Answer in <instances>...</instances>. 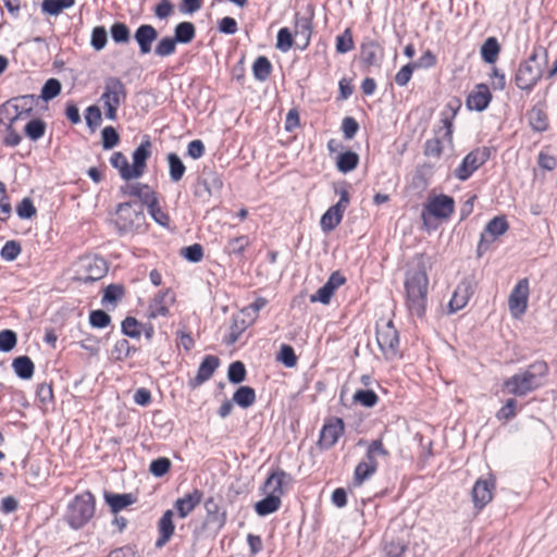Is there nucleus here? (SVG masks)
<instances>
[{"label": "nucleus", "mask_w": 557, "mask_h": 557, "mask_svg": "<svg viewBox=\"0 0 557 557\" xmlns=\"http://www.w3.org/2000/svg\"><path fill=\"white\" fill-rule=\"evenodd\" d=\"M222 187L223 182L218 173H205L198 177L195 184L194 196L202 201H208L212 196L219 194Z\"/></svg>", "instance_id": "obj_12"}, {"label": "nucleus", "mask_w": 557, "mask_h": 557, "mask_svg": "<svg viewBox=\"0 0 557 557\" xmlns=\"http://www.w3.org/2000/svg\"><path fill=\"white\" fill-rule=\"evenodd\" d=\"M345 282L346 278L338 271L333 272L329 276L326 283L320 287L317 293L310 295V302H321L323 305H329L335 290L344 285Z\"/></svg>", "instance_id": "obj_18"}, {"label": "nucleus", "mask_w": 557, "mask_h": 557, "mask_svg": "<svg viewBox=\"0 0 557 557\" xmlns=\"http://www.w3.org/2000/svg\"><path fill=\"white\" fill-rule=\"evenodd\" d=\"M171 460L166 457H159L150 462L149 471L157 478L166 474L171 469Z\"/></svg>", "instance_id": "obj_59"}, {"label": "nucleus", "mask_w": 557, "mask_h": 557, "mask_svg": "<svg viewBox=\"0 0 557 557\" xmlns=\"http://www.w3.org/2000/svg\"><path fill=\"white\" fill-rule=\"evenodd\" d=\"M47 124L41 119L30 120L24 128L25 135L33 141L40 139L46 132Z\"/></svg>", "instance_id": "obj_47"}, {"label": "nucleus", "mask_w": 557, "mask_h": 557, "mask_svg": "<svg viewBox=\"0 0 557 557\" xmlns=\"http://www.w3.org/2000/svg\"><path fill=\"white\" fill-rule=\"evenodd\" d=\"M312 34V23L307 17L296 16L295 37L299 39L297 47L304 50L308 47Z\"/></svg>", "instance_id": "obj_29"}, {"label": "nucleus", "mask_w": 557, "mask_h": 557, "mask_svg": "<svg viewBox=\"0 0 557 557\" xmlns=\"http://www.w3.org/2000/svg\"><path fill=\"white\" fill-rule=\"evenodd\" d=\"M86 124L91 132H94L102 122L100 108L96 104L89 106L85 110Z\"/></svg>", "instance_id": "obj_56"}, {"label": "nucleus", "mask_w": 557, "mask_h": 557, "mask_svg": "<svg viewBox=\"0 0 557 557\" xmlns=\"http://www.w3.org/2000/svg\"><path fill=\"white\" fill-rule=\"evenodd\" d=\"M174 512L171 509H168L163 512L160 520L158 521V532L159 536L154 543L157 548H162L165 544L170 542L172 536L174 535L175 525L173 522Z\"/></svg>", "instance_id": "obj_26"}, {"label": "nucleus", "mask_w": 557, "mask_h": 557, "mask_svg": "<svg viewBox=\"0 0 557 557\" xmlns=\"http://www.w3.org/2000/svg\"><path fill=\"white\" fill-rule=\"evenodd\" d=\"M175 300L170 289L159 292L148 308V317L156 319L158 317H166L169 314V305Z\"/></svg>", "instance_id": "obj_27"}, {"label": "nucleus", "mask_w": 557, "mask_h": 557, "mask_svg": "<svg viewBox=\"0 0 557 557\" xmlns=\"http://www.w3.org/2000/svg\"><path fill=\"white\" fill-rule=\"evenodd\" d=\"M407 546L401 541H391L385 544L384 557H404Z\"/></svg>", "instance_id": "obj_64"}, {"label": "nucleus", "mask_w": 557, "mask_h": 557, "mask_svg": "<svg viewBox=\"0 0 557 557\" xmlns=\"http://www.w3.org/2000/svg\"><path fill=\"white\" fill-rule=\"evenodd\" d=\"M166 161L169 165V175L171 181L174 183L180 182L186 172V166L183 163L182 159L175 152H170L166 156Z\"/></svg>", "instance_id": "obj_38"}, {"label": "nucleus", "mask_w": 557, "mask_h": 557, "mask_svg": "<svg viewBox=\"0 0 557 557\" xmlns=\"http://www.w3.org/2000/svg\"><path fill=\"white\" fill-rule=\"evenodd\" d=\"M473 293L474 284L472 280H461L448 302L449 312L455 313L465 308Z\"/></svg>", "instance_id": "obj_20"}, {"label": "nucleus", "mask_w": 557, "mask_h": 557, "mask_svg": "<svg viewBox=\"0 0 557 557\" xmlns=\"http://www.w3.org/2000/svg\"><path fill=\"white\" fill-rule=\"evenodd\" d=\"M492 100V94L485 84H479L475 89L469 94L467 98V106L470 110L478 112L484 111Z\"/></svg>", "instance_id": "obj_28"}, {"label": "nucleus", "mask_w": 557, "mask_h": 557, "mask_svg": "<svg viewBox=\"0 0 557 557\" xmlns=\"http://www.w3.org/2000/svg\"><path fill=\"white\" fill-rule=\"evenodd\" d=\"M354 49V39L350 28H346L336 37V51L338 53H347Z\"/></svg>", "instance_id": "obj_54"}, {"label": "nucleus", "mask_w": 557, "mask_h": 557, "mask_svg": "<svg viewBox=\"0 0 557 557\" xmlns=\"http://www.w3.org/2000/svg\"><path fill=\"white\" fill-rule=\"evenodd\" d=\"M124 293H125V288L123 285L110 284L104 288L101 301H102V304L116 302L124 296Z\"/></svg>", "instance_id": "obj_55"}, {"label": "nucleus", "mask_w": 557, "mask_h": 557, "mask_svg": "<svg viewBox=\"0 0 557 557\" xmlns=\"http://www.w3.org/2000/svg\"><path fill=\"white\" fill-rule=\"evenodd\" d=\"M104 499L113 513H117L137 500L136 497L131 493L114 494L109 492L104 493Z\"/></svg>", "instance_id": "obj_30"}, {"label": "nucleus", "mask_w": 557, "mask_h": 557, "mask_svg": "<svg viewBox=\"0 0 557 557\" xmlns=\"http://www.w3.org/2000/svg\"><path fill=\"white\" fill-rule=\"evenodd\" d=\"M253 321H251V319L249 321H246L244 318H242L240 315H234L233 317V322H232V325H231V331H230V334L226 338V344L228 345H233L235 344L238 338L240 337V335L243 334V332L252 323Z\"/></svg>", "instance_id": "obj_43"}, {"label": "nucleus", "mask_w": 557, "mask_h": 557, "mask_svg": "<svg viewBox=\"0 0 557 557\" xmlns=\"http://www.w3.org/2000/svg\"><path fill=\"white\" fill-rule=\"evenodd\" d=\"M75 4V0H44L41 2V10L44 13L57 16L63 10L70 9Z\"/></svg>", "instance_id": "obj_42"}, {"label": "nucleus", "mask_w": 557, "mask_h": 557, "mask_svg": "<svg viewBox=\"0 0 557 557\" xmlns=\"http://www.w3.org/2000/svg\"><path fill=\"white\" fill-rule=\"evenodd\" d=\"M232 400L243 408H248L256 400L255 389L250 386H240L234 393Z\"/></svg>", "instance_id": "obj_45"}, {"label": "nucleus", "mask_w": 557, "mask_h": 557, "mask_svg": "<svg viewBox=\"0 0 557 557\" xmlns=\"http://www.w3.org/2000/svg\"><path fill=\"white\" fill-rule=\"evenodd\" d=\"M111 165L119 171L120 176L129 182L136 180L132 166L123 152L116 151L110 158Z\"/></svg>", "instance_id": "obj_31"}, {"label": "nucleus", "mask_w": 557, "mask_h": 557, "mask_svg": "<svg viewBox=\"0 0 557 557\" xmlns=\"http://www.w3.org/2000/svg\"><path fill=\"white\" fill-rule=\"evenodd\" d=\"M344 433V420H329L321 429L318 446L321 449L332 448Z\"/></svg>", "instance_id": "obj_19"}, {"label": "nucleus", "mask_w": 557, "mask_h": 557, "mask_svg": "<svg viewBox=\"0 0 557 557\" xmlns=\"http://www.w3.org/2000/svg\"><path fill=\"white\" fill-rule=\"evenodd\" d=\"M359 164V156L354 151H345L338 154L336 166L342 173L354 171Z\"/></svg>", "instance_id": "obj_40"}, {"label": "nucleus", "mask_w": 557, "mask_h": 557, "mask_svg": "<svg viewBox=\"0 0 557 557\" xmlns=\"http://www.w3.org/2000/svg\"><path fill=\"white\" fill-rule=\"evenodd\" d=\"M96 499L91 492L86 491L76 495L67 505L65 520L67 524L79 530L84 528L95 516Z\"/></svg>", "instance_id": "obj_3"}, {"label": "nucleus", "mask_w": 557, "mask_h": 557, "mask_svg": "<svg viewBox=\"0 0 557 557\" xmlns=\"http://www.w3.org/2000/svg\"><path fill=\"white\" fill-rule=\"evenodd\" d=\"M122 333L132 338H139L141 324L134 317H126L121 324Z\"/></svg>", "instance_id": "obj_53"}, {"label": "nucleus", "mask_w": 557, "mask_h": 557, "mask_svg": "<svg viewBox=\"0 0 557 557\" xmlns=\"http://www.w3.org/2000/svg\"><path fill=\"white\" fill-rule=\"evenodd\" d=\"M119 193L123 197H134L139 199L138 205H143L144 210L145 207L152 202V200L158 196L149 185L139 182L122 185Z\"/></svg>", "instance_id": "obj_17"}, {"label": "nucleus", "mask_w": 557, "mask_h": 557, "mask_svg": "<svg viewBox=\"0 0 557 557\" xmlns=\"http://www.w3.org/2000/svg\"><path fill=\"white\" fill-rule=\"evenodd\" d=\"M537 49H534L528 60L521 62L515 75L516 86L530 91L542 77V66L537 62Z\"/></svg>", "instance_id": "obj_6"}, {"label": "nucleus", "mask_w": 557, "mask_h": 557, "mask_svg": "<svg viewBox=\"0 0 557 557\" xmlns=\"http://www.w3.org/2000/svg\"><path fill=\"white\" fill-rule=\"evenodd\" d=\"M388 456V451L384 448L381 440H374L368 446L364 458L362 459L368 466H372L373 470L377 469V457Z\"/></svg>", "instance_id": "obj_35"}, {"label": "nucleus", "mask_w": 557, "mask_h": 557, "mask_svg": "<svg viewBox=\"0 0 557 557\" xmlns=\"http://www.w3.org/2000/svg\"><path fill=\"white\" fill-rule=\"evenodd\" d=\"M89 323L95 329H104L111 323V317L103 310H92L89 313Z\"/></svg>", "instance_id": "obj_63"}, {"label": "nucleus", "mask_w": 557, "mask_h": 557, "mask_svg": "<svg viewBox=\"0 0 557 557\" xmlns=\"http://www.w3.org/2000/svg\"><path fill=\"white\" fill-rule=\"evenodd\" d=\"M375 471L372 466H368L361 460L355 468L354 482L356 485H361L366 480L371 478Z\"/></svg>", "instance_id": "obj_62"}, {"label": "nucleus", "mask_w": 557, "mask_h": 557, "mask_svg": "<svg viewBox=\"0 0 557 557\" xmlns=\"http://www.w3.org/2000/svg\"><path fill=\"white\" fill-rule=\"evenodd\" d=\"M150 156L151 143L148 138H146L140 143V145L134 150L132 154L133 164L131 166L136 180L144 175L147 168V160L150 158Z\"/></svg>", "instance_id": "obj_24"}, {"label": "nucleus", "mask_w": 557, "mask_h": 557, "mask_svg": "<svg viewBox=\"0 0 557 557\" xmlns=\"http://www.w3.org/2000/svg\"><path fill=\"white\" fill-rule=\"evenodd\" d=\"M62 86L59 79L49 78L41 88L40 98L49 101L55 98L61 92Z\"/></svg>", "instance_id": "obj_51"}, {"label": "nucleus", "mask_w": 557, "mask_h": 557, "mask_svg": "<svg viewBox=\"0 0 557 557\" xmlns=\"http://www.w3.org/2000/svg\"><path fill=\"white\" fill-rule=\"evenodd\" d=\"M12 368L22 380H29L34 375L35 366L28 356L16 357L12 362Z\"/></svg>", "instance_id": "obj_34"}, {"label": "nucleus", "mask_w": 557, "mask_h": 557, "mask_svg": "<svg viewBox=\"0 0 557 557\" xmlns=\"http://www.w3.org/2000/svg\"><path fill=\"white\" fill-rule=\"evenodd\" d=\"M220 366V359L213 355H207L197 371L195 377L190 379L188 384L191 388H197L207 382L215 372L218 367Z\"/></svg>", "instance_id": "obj_22"}, {"label": "nucleus", "mask_w": 557, "mask_h": 557, "mask_svg": "<svg viewBox=\"0 0 557 557\" xmlns=\"http://www.w3.org/2000/svg\"><path fill=\"white\" fill-rule=\"evenodd\" d=\"M491 158L487 147H480L470 151L456 168L454 174L459 181H467L479 168Z\"/></svg>", "instance_id": "obj_9"}, {"label": "nucleus", "mask_w": 557, "mask_h": 557, "mask_svg": "<svg viewBox=\"0 0 557 557\" xmlns=\"http://www.w3.org/2000/svg\"><path fill=\"white\" fill-rule=\"evenodd\" d=\"M102 147L104 150L114 148L120 141V135L113 126H106L101 131Z\"/></svg>", "instance_id": "obj_60"}, {"label": "nucleus", "mask_w": 557, "mask_h": 557, "mask_svg": "<svg viewBox=\"0 0 557 557\" xmlns=\"http://www.w3.org/2000/svg\"><path fill=\"white\" fill-rule=\"evenodd\" d=\"M149 214L153 219L156 223L163 227H168L170 224L169 214L160 207L158 196L152 200V202L146 206Z\"/></svg>", "instance_id": "obj_46"}, {"label": "nucleus", "mask_w": 557, "mask_h": 557, "mask_svg": "<svg viewBox=\"0 0 557 557\" xmlns=\"http://www.w3.org/2000/svg\"><path fill=\"white\" fill-rule=\"evenodd\" d=\"M203 493L194 488L191 492L184 495V497L177 498L174 503V508L177 511L180 518H186L194 509L201 503Z\"/></svg>", "instance_id": "obj_25"}, {"label": "nucleus", "mask_w": 557, "mask_h": 557, "mask_svg": "<svg viewBox=\"0 0 557 557\" xmlns=\"http://www.w3.org/2000/svg\"><path fill=\"white\" fill-rule=\"evenodd\" d=\"M344 212L345 211L335 206L330 207L320 221L322 231L329 233L339 225L343 220Z\"/></svg>", "instance_id": "obj_32"}, {"label": "nucleus", "mask_w": 557, "mask_h": 557, "mask_svg": "<svg viewBox=\"0 0 557 557\" xmlns=\"http://www.w3.org/2000/svg\"><path fill=\"white\" fill-rule=\"evenodd\" d=\"M249 245V238L245 235L231 238L225 246V251L230 255L240 256Z\"/></svg>", "instance_id": "obj_50"}, {"label": "nucleus", "mask_w": 557, "mask_h": 557, "mask_svg": "<svg viewBox=\"0 0 557 557\" xmlns=\"http://www.w3.org/2000/svg\"><path fill=\"white\" fill-rule=\"evenodd\" d=\"M376 342L380 349L387 358L396 356L399 336L392 321H388L376 330Z\"/></svg>", "instance_id": "obj_13"}, {"label": "nucleus", "mask_w": 557, "mask_h": 557, "mask_svg": "<svg viewBox=\"0 0 557 557\" xmlns=\"http://www.w3.org/2000/svg\"><path fill=\"white\" fill-rule=\"evenodd\" d=\"M528 299L529 281L522 278L515 285L508 298L509 310L515 318H519L527 311Z\"/></svg>", "instance_id": "obj_14"}, {"label": "nucleus", "mask_w": 557, "mask_h": 557, "mask_svg": "<svg viewBox=\"0 0 557 557\" xmlns=\"http://www.w3.org/2000/svg\"><path fill=\"white\" fill-rule=\"evenodd\" d=\"M495 488L496 478L492 473H488L486 478H479L475 481L471 490V499L478 511H481L492 502Z\"/></svg>", "instance_id": "obj_11"}, {"label": "nucleus", "mask_w": 557, "mask_h": 557, "mask_svg": "<svg viewBox=\"0 0 557 557\" xmlns=\"http://www.w3.org/2000/svg\"><path fill=\"white\" fill-rule=\"evenodd\" d=\"M354 400L364 407H373L376 405L379 397L372 389H358L354 394Z\"/></svg>", "instance_id": "obj_57"}, {"label": "nucleus", "mask_w": 557, "mask_h": 557, "mask_svg": "<svg viewBox=\"0 0 557 557\" xmlns=\"http://www.w3.org/2000/svg\"><path fill=\"white\" fill-rule=\"evenodd\" d=\"M37 98L35 95H24L12 98L0 107V123H4V120L16 122L24 115H30Z\"/></svg>", "instance_id": "obj_7"}, {"label": "nucleus", "mask_w": 557, "mask_h": 557, "mask_svg": "<svg viewBox=\"0 0 557 557\" xmlns=\"http://www.w3.org/2000/svg\"><path fill=\"white\" fill-rule=\"evenodd\" d=\"M429 277L423 264L406 273V306L411 315L422 318L425 314Z\"/></svg>", "instance_id": "obj_2"}, {"label": "nucleus", "mask_w": 557, "mask_h": 557, "mask_svg": "<svg viewBox=\"0 0 557 557\" xmlns=\"http://www.w3.org/2000/svg\"><path fill=\"white\" fill-rule=\"evenodd\" d=\"M110 33L115 44H127L131 39L129 27L122 22H115L111 26Z\"/></svg>", "instance_id": "obj_48"}, {"label": "nucleus", "mask_w": 557, "mask_h": 557, "mask_svg": "<svg viewBox=\"0 0 557 557\" xmlns=\"http://www.w3.org/2000/svg\"><path fill=\"white\" fill-rule=\"evenodd\" d=\"M549 372L548 364L536 360L504 382V387L515 396H525L545 385Z\"/></svg>", "instance_id": "obj_1"}, {"label": "nucleus", "mask_w": 557, "mask_h": 557, "mask_svg": "<svg viewBox=\"0 0 557 557\" xmlns=\"http://www.w3.org/2000/svg\"><path fill=\"white\" fill-rule=\"evenodd\" d=\"M508 230L509 223L505 215H497L491 219L485 225L478 244L476 251L479 257L488 249L493 242L504 235Z\"/></svg>", "instance_id": "obj_10"}, {"label": "nucleus", "mask_w": 557, "mask_h": 557, "mask_svg": "<svg viewBox=\"0 0 557 557\" xmlns=\"http://www.w3.org/2000/svg\"><path fill=\"white\" fill-rule=\"evenodd\" d=\"M126 87L119 77L110 76L106 78L100 101H102L106 109L107 119L110 121L117 120V109L126 101Z\"/></svg>", "instance_id": "obj_5"}, {"label": "nucleus", "mask_w": 557, "mask_h": 557, "mask_svg": "<svg viewBox=\"0 0 557 557\" xmlns=\"http://www.w3.org/2000/svg\"><path fill=\"white\" fill-rule=\"evenodd\" d=\"M384 58L383 47L372 38H364L360 45V62L367 69L380 66Z\"/></svg>", "instance_id": "obj_15"}, {"label": "nucleus", "mask_w": 557, "mask_h": 557, "mask_svg": "<svg viewBox=\"0 0 557 557\" xmlns=\"http://www.w3.org/2000/svg\"><path fill=\"white\" fill-rule=\"evenodd\" d=\"M115 225L121 234L144 232L146 230V215L143 205L136 201L119 203L115 209Z\"/></svg>", "instance_id": "obj_4"}, {"label": "nucleus", "mask_w": 557, "mask_h": 557, "mask_svg": "<svg viewBox=\"0 0 557 557\" xmlns=\"http://www.w3.org/2000/svg\"><path fill=\"white\" fill-rule=\"evenodd\" d=\"M424 209L437 219H447L454 213L455 201L453 197L442 194L430 198Z\"/></svg>", "instance_id": "obj_21"}, {"label": "nucleus", "mask_w": 557, "mask_h": 557, "mask_svg": "<svg viewBox=\"0 0 557 557\" xmlns=\"http://www.w3.org/2000/svg\"><path fill=\"white\" fill-rule=\"evenodd\" d=\"M176 42L173 39V37L165 36L162 37L156 48H154V54L160 58H166L175 53L176 50Z\"/></svg>", "instance_id": "obj_49"}, {"label": "nucleus", "mask_w": 557, "mask_h": 557, "mask_svg": "<svg viewBox=\"0 0 557 557\" xmlns=\"http://www.w3.org/2000/svg\"><path fill=\"white\" fill-rule=\"evenodd\" d=\"M272 72V64L270 60L264 57H258L252 64L253 77L259 82H265Z\"/></svg>", "instance_id": "obj_41"}, {"label": "nucleus", "mask_w": 557, "mask_h": 557, "mask_svg": "<svg viewBox=\"0 0 557 557\" xmlns=\"http://www.w3.org/2000/svg\"><path fill=\"white\" fill-rule=\"evenodd\" d=\"M246 368L242 361H234L230 364L227 379L233 384H239L246 379Z\"/></svg>", "instance_id": "obj_52"}, {"label": "nucleus", "mask_w": 557, "mask_h": 557, "mask_svg": "<svg viewBox=\"0 0 557 557\" xmlns=\"http://www.w3.org/2000/svg\"><path fill=\"white\" fill-rule=\"evenodd\" d=\"M108 272V265L103 258L98 256H85L79 258L75 280L81 283H94L102 278Z\"/></svg>", "instance_id": "obj_8"}, {"label": "nucleus", "mask_w": 557, "mask_h": 557, "mask_svg": "<svg viewBox=\"0 0 557 557\" xmlns=\"http://www.w3.org/2000/svg\"><path fill=\"white\" fill-rule=\"evenodd\" d=\"M292 482V475L285 472L284 470L277 468L276 470L272 471L270 475L267 478L265 482L263 483L262 490L265 494H271L277 496L278 498H282V496L286 492V487L290 485Z\"/></svg>", "instance_id": "obj_16"}, {"label": "nucleus", "mask_w": 557, "mask_h": 557, "mask_svg": "<svg viewBox=\"0 0 557 557\" xmlns=\"http://www.w3.org/2000/svg\"><path fill=\"white\" fill-rule=\"evenodd\" d=\"M108 42V33L103 26H96L91 32L90 45L96 51L102 50Z\"/></svg>", "instance_id": "obj_58"}, {"label": "nucleus", "mask_w": 557, "mask_h": 557, "mask_svg": "<svg viewBox=\"0 0 557 557\" xmlns=\"http://www.w3.org/2000/svg\"><path fill=\"white\" fill-rule=\"evenodd\" d=\"M528 119L529 124L534 132L542 133L548 128L547 114L542 108L537 106L530 110Z\"/></svg>", "instance_id": "obj_37"}, {"label": "nucleus", "mask_w": 557, "mask_h": 557, "mask_svg": "<svg viewBox=\"0 0 557 557\" xmlns=\"http://www.w3.org/2000/svg\"><path fill=\"white\" fill-rule=\"evenodd\" d=\"M196 36V27L191 22H181L174 27L173 39L176 44H189Z\"/></svg>", "instance_id": "obj_36"}, {"label": "nucleus", "mask_w": 557, "mask_h": 557, "mask_svg": "<svg viewBox=\"0 0 557 557\" xmlns=\"http://www.w3.org/2000/svg\"><path fill=\"white\" fill-rule=\"evenodd\" d=\"M134 39L139 47V53L146 55L151 52L152 44L158 39V32L152 25L141 24L137 27Z\"/></svg>", "instance_id": "obj_23"}, {"label": "nucleus", "mask_w": 557, "mask_h": 557, "mask_svg": "<svg viewBox=\"0 0 557 557\" xmlns=\"http://www.w3.org/2000/svg\"><path fill=\"white\" fill-rule=\"evenodd\" d=\"M205 509L210 522L218 523L220 527L224 525L226 521V513L224 511H220V506L214 497H209L205 502Z\"/></svg>", "instance_id": "obj_44"}, {"label": "nucleus", "mask_w": 557, "mask_h": 557, "mask_svg": "<svg viewBox=\"0 0 557 557\" xmlns=\"http://www.w3.org/2000/svg\"><path fill=\"white\" fill-rule=\"evenodd\" d=\"M500 52V46L496 37H488L481 47L482 60L488 64H494Z\"/></svg>", "instance_id": "obj_39"}, {"label": "nucleus", "mask_w": 557, "mask_h": 557, "mask_svg": "<svg viewBox=\"0 0 557 557\" xmlns=\"http://www.w3.org/2000/svg\"><path fill=\"white\" fill-rule=\"evenodd\" d=\"M22 251L21 244L16 240H8L1 251L0 256L5 261H14Z\"/></svg>", "instance_id": "obj_61"}, {"label": "nucleus", "mask_w": 557, "mask_h": 557, "mask_svg": "<svg viewBox=\"0 0 557 557\" xmlns=\"http://www.w3.org/2000/svg\"><path fill=\"white\" fill-rule=\"evenodd\" d=\"M281 505V498L271 494H267L264 498L255 504V510L258 516L265 517L277 511Z\"/></svg>", "instance_id": "obj_33"}]
</instances>
